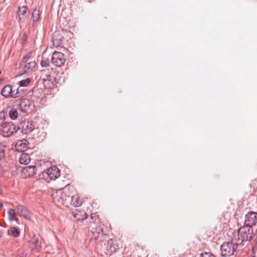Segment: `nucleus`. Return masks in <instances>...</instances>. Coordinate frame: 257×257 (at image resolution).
Listing matches in <instances>:
<instances>
[{
  "label": "nucleus",
  "instance_id": "f257e3e1",
  "mask_svg": "<svg viewBox=\"0 0 257 257\" xmlns=\"http://www.w3.org/2000/svg\"><path fill=\"white\" fill-rule=\"evenodd\" d=\"M92 236L90 239V242L96 245L97 248L101 249L106 254H111L118 248V240L114 238L106 241V236L100 228L96 227L95 230L92 232Z\"/></svg>",
  "mask_w": 257,
  "mask_h": 257
},
{
  "label": "nucleus",
  "instance_id": "f03ea898",
  "mask_svg": "<svg viewBox=\"0 0 257 257\" xmlns=\"http://www.w3.org/2000/svg\"><path fill=\"white\" fill-rule=\"evenodd\" d=\"M253 234L252 228L245 225L237 231H234L231 237L235 244H240L243 242L249 240L252 238Z\"/></svg>",
  "mask_w": 257,
  "mask_h": 257
},
{
  "label": "nucleus",
  "instance_id": "7ed1b4c3",
  "mask_svg": "<svg viewBox=\"0 0 257 257\" xmlns=\"http://www.w3.org/2000/svg\"><path fill=\"white\" fill-rule=\"evenodd\" d=\"M70 191L67 188L64 190H59L53 194L54 202L57 205H63L68 206L69 203Z\"/></svg>",
  "mask_w": 257,
  "mask_h": 257
},
{
  "label": "nucleus",
  "instance_id": "20e7f679",
  "mask_svg": "<svg viewBox=\"0 0 257 257\" xmlns=\"http://www.w3.org/2000/svg\"><path fill=\"white\" fill-rule=\"evenodd\" d=\"M238 244H235L231 240V242L223 243L221 246V253L222 256H229L233 254L237 248Z\"/></svg>",
  "mask_w": 257,
  "mask_h": 257
},
{
  "label": "nucleus",
  "instance_id": "39448f33",
  "mask_svg": "<svg viewBox=\"0 0 257 257\" xmlns=\"http://www.w3.org/2000/svg\"><path fill=\"white\" fill-rule=\"evenodd\" d=\"M30 57V54H27L23 58L21 65H24V66L22 70V72L21 73V75L26 73L32 72L35 69L36 64L34 61L29 60Z\"/></svg>",
  "mask_w": 257,
  "mask_h": 257
},
{
  "label": "nucleus",
  "instance_id": "423d86ee",
  "mask_svg": "<svg viewBox=\"0 0 257 257\" xmlns=\"http://www.w3.org/2000/svg\"><path fill=\"white\" fill-rule=\"evenodd\" d=\"M1 93L5 98H16L19 96L18 89H14L13 86L10 84L5 86L2 88Z\"/></svg>",
  "mask_w": 257,
  "mask_h": 257
},
{
  "label": "nucleus",
  "instance_id": "0eeeda50",
  "mask_svg": "<svg viewBox=\"0 0 257 257\" xmlns=\"http://www.w3.org/2000/svg\"><path fill=\"white\" fill-rule=\"evenodd\" d=\"M43 175L46 181L49 182L55 180L60 176V170L57 167L52 166L46 172H44Z\"/></svg>",
  "mask_w": 257,
  "mask_h": 257
},
{
  "label": "nucleus",
  "instance_id": "6e6552de",
  "mask_svg": "<svg viewBox=\"0 0 257 257\" xmlns=\"http://www.w3.org/2000/svg\"><path fill=\"white\" fill-rule=\"evenodd\" d=\"M19 130H20L19 127L12 122H9L2 129V133L4 137H10L15 135Z\"/></svg>",
  "mask_w": 257,
  "mask_h": 257
},
{
  "label": "nucleus",
  "instance_id": "1a4fd4ad",
  "mask_svg": "<svg viewBox=\"0 0 257 257\" xmlns=\"http://www.w3.org/2000/svg\"><path fill=\"white\" fill-rule=\"evenodd\" d=\"M40 79L46 87L51 88L54 86L55 78L51 75L50 72L43 71L42 72Z\"/></svg>",
  "mask_w": 257,
  "mask_h": 257
},
{
  "label": "nucleus",
  "instance_id": "9d476101",
  "mask_svg": "<svg viewBox=\"0 0 257 257\" xmlns=\"http://www.w3.org/2000/svg\"><path fill=\"white\" fill-rule=\"evenodd\" d=\"M64 54L59 52H54L51 58V62L55 66L60 67L65 62Z\"/></svg>",
  "mask_w": 257,
  "mask_h": 257
},
{
  "label": "nucleus",
  "instance_id": "9b49d317",
  "mask_svg": "<svg viewBox=\"0 0 257 257\" xmlns=\"http://www.w3.org/2000/svg\"><path fill=\"white\" fill-rule=\"evenodd\" d=\"M244 223L245 225L252 226L257 223V213L255 212H248L245 215Z\"/></svg>",
  "mask_w": 257,
  "mask_h": 257
},
{
  "label": "nucleus",
  "instance_id": "f8f14e48",
  "mask_svg": "<svg viewBox=\"0 0 257 257\" xmlns=\"http://www.w3.org/2000/svg\"><path fill=\"white\" fill-rule=\"evenodd\" d=\"M30 243L33 245L32 249H39L41 247L42 238L39 235L34 234L30 240Z\"/></svg>",
  "mask_w": 257,
  "mask_h": 257
},
{
  "label": "nucleus",
  "instance_id": "ddd939ff",
  "mask_svg": "<svg viewBox=\"0 0 257 257\" xmlns=\"http://www.w3.org/2000/svg\"><path fill=\"white\" fill-rule=\"evenodd\" d=\"M28 144L29 143L27 140L23 139L18 141L15 145V150L18 152H23L28 149Z\"/></svg>",
  "mask_w": 257,
  "mask_h": 257
},
{
  "label": "nucleus",
  "instance_id": "4468645a",
  "mask_svg": "<svg viewBox=\"0 0 257 257\" xmlns=\"http://www.w3.org/2000/svg\"><path fill=\"white\" fill-rule=\"evenodd\" d=\"M37 169L35 166H28L23 168L22 173L25 177H30L36 173Z\"/></svg>",
  "mask_w": 257,
  "mask_h": 257
},
{
  "label": "nucleus",
  "instance_id": "2eb2a0df",
  "mask_svg": "<svg viewBox=\"0 0 257 257\" xmlns=\"http://www.w3.org/2000/svg\"><path fill=\"white\" fill-rule=\"evenodd\" d=\"M69 199V203L68 204L67 207H69L70 205L76 207L80 206L82 203V201L77 194L72 195V193L70 192Z\"/></svg>",
  "mask_w": 257,
  "mask_h": 257
},
{
  "label": "nucleus",
  "instance_id": "dca6fc26",
  "mask_svg": "<svg viewBox=\"0 0 257 257\" xmlns=\"http://www.w3.org/2000/svg\"><path fill=\"white\" fill-rule=\"evenodd\" d=\"M10 110L9 111V116L10 118L12 120L16 119L19 115V111L20 110V106H18L17 108L9 107Z\"/></svg>",
  "mask_w": 257,
  "mask_h": 257
},
{
  "label": "nucleus",
  "instance_id": "f3484780",
  "mask_svg": "<svg viewBox=\"0 0 257 257\" xmlns=\"http://www.w3.org/2000/svg\"><path fill=\"white\" fill-rule=\"evenodd\" d=\"M22 132L24 134L31 133L34 130V126L32 123L30 122H24L22 126Z\"/></svg>",
  "mask_w": 257,
  "mask_h": 257
},
{
  "label": "nucleus",
  "instance_id": "a211bd4d",
  "mask_svg": "<svg viewBox=\"0 0 257 257\" xmlns=\"http://www.w3.org/2000/svg\"><path fill=\"white\" fill-rule=\"evenodd\" d=\"M30 156L26 153H22L19 157V161L20 164L27 165L30 162Z\"/></svg>",
  "mask_w": 257,
  "mask_h": 257
},
{
  "label": "nucleus",
  "instance_id": "6ab92c4d",
  "mask_svg": "<svg viewBox=\"0 0 257 257\" xmlns=\"http://www.w3.org/2000/svg\"><path fill=\"white\" fill-rule=\"evenodd\" d=\"M41 12L37 9L33 10L32 13V17L33 19V25L34 26L37 22L39 20Z\"/></svg>",
  "mask_w": 257,
  "mask_h": 257
},
{
  "label": "nucleus",
  "instance_id": "aec40b11",
  "mask_svg": "<svg viewBox=\"0 0 257 257\" xmlns=\"http://www.w3.org/2000/svg\"><path fill=\"white\" fill-rule=\"evenodd\" d=\"M17 209L21 213L22 216L27 219L29 218V213L24 206L21 205H18L17 206Z\"/></svg>",
  "mask_w": 257,
  "mask_h": 257
},
{
  "label": "nucleus",
  "instance_id": "412c9836",
  "mask_svg": "<svg viewBox=\"0 0 257 257\" xmlns=\"http://www.w3.org/2000/svg\"><path fill=\"white\" fill-rule=\"evenodd\" d=\"M73 215L74 218L77 220H83L85 218V212L83 211L76 210L73 212Z\"/></svg>",
  "mask_w": 257,
  "mask_h": 257
},
{
  "label": "nucleus",
  "instance_id": "4be33fe9",
  "mask_svg": "<svg viewBox=\"0 0 257 257\" xmlns=\"http://www.w3.org/2000/svg\"><path fill=\"white\" fill-rule=\"evenodd\" d=\"M7 115L5 112L1 111L0 112V127L2 129L9 122L6 121Z\"/></svg>",
  "mask_w": 257,
  "mask_h": 257
},
{
  "label": "nucleus",
  "instance_id": "5701e85b",
  "mask_svg": "<svg viewBox=\"0 0 257 257\" xmlns=\"http://www.w3.org/2000/svg\"><path fill=\"white\" fill-rule=\"evenodd\" d=\"M27 13V8L25 6H23L22 7H19L18 10V14L19 16V19L20 21L24 18L23 17L25 16Z\"/></svg>",
  "mask_w": 257,
  "mask_h": 257
},
{
  "label": "nucleus",
  "instance_id": "b1692460",
  "mask_svg": "<svg viewBox=\"0 0 257 257\" xmlns=\"http://www.w3.org/2000/svg\"><path fill=\"white\" fill-rule=\"evenodd\" d=\"M9 234L15 237H17L20 235V231L18 228L15 227H12L9 230Z\"/></svg>",
  "mask_w": 257,
  "mask_h": 257
},
{
  "label": "nucleus",
  "instance_id": "393cba45",
  "mask_svg": "<svg viewBox=\"0 0 257 257\" xmlns=\"http://www.w3.org/2000/svg\"><path fill=\"white\" fill-rule=\"evenodd\" d=\"M9 218L10 220L16 221L18 222V219L16 217V213L13 209H9L8 211Z\"/></svg>",
  "mask_w": 257,
  "mask_h": 257
},
{
  "label": "nucleus",
  "instance_id": "a878e982",
  "mask_svg": "<svg viewBox=\"0 0 257 257\" xmlns=\"http://www.w3.org/2000/svg\"><path fill=\"white\" fill-rule=\"evenodd\" d=\"M6 150V146L4 144L0 143V159L5 157Z\"/></svg>",
  "mask_w": 257,
  "mask_h": 257
},
{
  "label": "nucleus",
  "instance_id": "bb28decb",
  "mask_svg": "<svg viewBox=\"0 0 257 257\" xmlns=\"http://www.w3.org/2000/svg\"><path fill=\"white\" fill-rule=\"evenodd\" d=\"M31 81V79L29 78H26V79L22 80L20 81L19 84L21 86H27Z\"/></svg>",
  "mask_w": 257,
  "mask_h": 257
},
{
  "label": "nucleus",
  "instance_id": "cd10ccee",
  "mask_svg": "<svg viewBox=\"0 0 257 257\" xmlns=\"http://www.w3.org/2000/svg\"><path fill=\"white\" fill-rule=\"evenodd\" d=\"M49 64V60L47 59V58H45V59H42L41 61V66L42 67H47L48 66Z\"/></svg>",
  "mask_w": 257,
  "mask_h": 257
},
{
  "label": "nucleus",
  "instance_id": "c85d7f7f",
  "mask_svg": "<svg viewBox=\"0 0 257 257\" xmlns=\"http://www.w3.org/2000/svg\"><path fill=\"white\" fill-rule=\"evenodd\" d=\"M200 257H215V256L211 252H204L200 254Z\"/></svg>",
  "mask_w": 257,
  "mask_h": 257
},
{
  "label": "nucleus",
  "instance_id": "c756f323",
  "mask_svg": "<svg viewBox=\"0 0 257 257\" xmlns=\"http://www.w3.org/2000/svg\"><path fill=\"white\" fill-rule=\"evenodd\" d=\"M19 257H29V255L28 253L26 252H23Z\"/></svg>",
  "mask_w": 257,
  "mask_h": 257
},
{
  "label": "nucleus",
  "instance_id": "7c9ffc66",
  "mask_svg": "<svg viewBox=\"0 0 257 257\" xmlns=\"http://www.w3.org/2000/svg\"><path fill=\"white\" fill-rule=\"evenodd\" d=\"M253 237H254V241L257 243V230H256Z\"/></svg>",
  "mask_w": 257,
  "mask_h": 257
},
{
  "label": "nucleus",
  "instance_id": "2f4dec72",
  "mask_svg": "<svg viewBox=\"0 0 257 257\" xmlns=\"http://www.w3.org/2000/svg\"><path fill=\"white\" fill-rule=\"evenodd\" d=\"M5 2V0H0V5L3 4Z\"/></svg>",
  "mask_w": 257,
  "mask_h": 257
},
{
  "label": "nucleus",
  "instance_id": "473e14b6",
  "mask_svg": "<svg viewBox=\"0 0 257 257\" xmlns=\"http://www.w3.org/2000/svg\"><path fill=\"white\" fill-rule=\"evenodd\" d=\"M3 235V232L0 230V237H1Z\"/></svg>",
  "mask_w": 257,
  "mask_h": 257
},
{
  "label": "nucleus",
  "instance_id": "72a5a7b5",
  "mask_svg": "<svg viewBox=\"0 0 257 257\" xmlns=\"http://www.w3.org/2000/svg\"><path fill=\"white\" fill-rule=\"evenodd\" d=\"M3 206V205L2 203L1 202H0V209H2V208Z\"/></svg>",
  "mask_w": 257,
  "mask_h": 257
},
{
  "label": "nucleus",
  "instance_id": "f704fd0d",
  "mask_svg": "<svg viewBox=\"0 0 257 257\" xmlns=\"http://www.w3.org/2000/svg\"><path fill=\"white\" fill-rule=\"evenodd\" d=\"M55 39L54 38H53V43L55 42Z\"/></svg>",
  "mask_w": 257,
  "mask_h": 257
},
{
  "label": "nucleus",
  "instance_id": "c9c22d12",
  "mask_svg": "<svg viewBox=\"0 0 257 257\" xmlns=\"http://www.w3.org/2000/svg\"><path fill=\"white\" fill-rule=\"evenodd\" d=\"M2 189L1 187H0V193L2 192Z\"/></svg>",
  "mask_w": 257,
  "mask_h": 257
},
{
  "label": "nucleus",
  "instance_id": "e433bc0d",
  "mask_svg": "<svg viewBox=\"0 0 257 257\" xmlns=\"http://www.w3.org/2000/svg\"><path fill=\"white\" fill-rule=\"evenodd\" d=\"M2 73V70L0 69V74H1Z\"/></svg>",
  "mask_w": 257,
  "mask_h": 257
},
{
  "label": "nucleus",
  "instance_id": "4c0bfd02",
  "mask_svg": "<svg viewBox=\"0 0 257 257\" xmlns=\"http://www.w3.org/2000/svg\"><path fill=\"white\" fill-rule=\"evenodd\" d=\"M91 217L92 219L93 218V216H92V215H91Z\"/></svg>",
  "mask_w": 257,
  "mask_h": 257
}]
</instances>
